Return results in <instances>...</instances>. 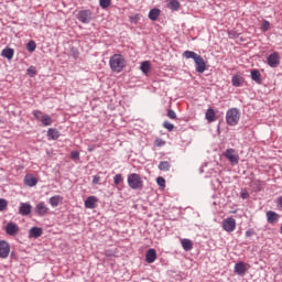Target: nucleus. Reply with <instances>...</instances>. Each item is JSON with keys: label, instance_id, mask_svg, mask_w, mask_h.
Masks as SVG:
<instances>
[{"label": "nucleus", "instance_id": "obj_16", "mask_svg": "<svg viewBox=\"0 0 282 282\" xmlns=\"http://www.w3.org/2000/svg\"><path fill=\"white\" fill-rule=\"evenodd\" d=\"M43 235V229L41 227H32L29 231V237L33 239H39Z\"/></svg>", "mask_w": 282, "mask_h": 282}, {"label": "nucleus", "instance_id": "obj_7", "mask_svg": "<svg viewBox=\"0 0 282 282\" xmlns=\"http://www.w3.org/2000/svg\"><path fill=\"white\" fill-rule=\"evenodd\" d=\"M35 213L39 215V217H45L46 215H50V207L44 202H40L35 206Z\"/></svg>", "mask_w": 282, "mask_h": 282}, {"label": "nucleus", "instance_id": "obj_27", "mask_svg": "<svg viewBox=\"0 0 282 282\" xmlns=\"http://www.w3.org/2000/svg\"><path fill=\"white\" fill-rule=\"evenodd\" d=\"M159 171H171V163L169 161H161L159 163Z\"/></svg>", "mask_w": 282, "mask_h": 282}, {"label": "nucleus", "instance_id": "obj_34", "mask_svg": "<svg viewBox=\"0 0 282 282\" xmlns=\"http://www.w3.org/2000/svg\"><path fill=\"white\" fill-rule=\"evenodd\" d=\"M26 50L31 53L34 52L36 50V42H34V40L29 41L26 44Z\"/></svg>", "mask_w": 282, "mask_h": 282}, {"label": "nucleus", "instance_id": "obj_8", "mask_svg": "<svg viewBox=\"0 0 282 282\" xmlns=\"http://www.w3.org/2000/svg\"><path fill=\"white\" fill-rule=\"evenodd\" d=\"M10 257V243L6 240H0V259Z\"/></svg>", "mask_w": 282, "mask_h": 282}, {"label": "nucleus", "instance_id": "obj_42", "mask_svg": "<svg viewBox=\"0 0 282 282\" xmlns=\"http://www.w3.org/2000/svg\"><path fill=\"white\" fill-rule=\"evenodd\" d=\"M140 21V14H134L130 17V23H138Z\"/></svg>", "mask_w": 282, "mask_h": 282}, {"label": "nucleus", "instance_id": "obj_23", "mask_svg": "<svg viewBox=\"0 0 282 282\" xmlns=\"http://www.w3.org/2000/svg\"><path fill=\"white\" fill-rule=\"evenodd\" d=\"M41 122L43 124V127H52V117H50V115H43L41 118Z\"/></svg>", "mask_w": 282, "mask_h": 282}, {"label": "nucleus", "instance_id": "obj_26", "mask_svg": "<svg viewBox=\"0 0 282 282\" xmlns=\"http://www.w3.org/2000/svg\"><path fill=\"white\" fill-rule=\"evenodd\" d=\"M140 69L143 74H147L148 72H151V62L144 61L140 65Z\"/></svg>", "mask_w": 282, "mask_h": 282}, {"label": "nucleus", "instance_id": "obj_19", "mask_svg": "<svg viewBox=\"0 0 282 282\" xmlns=\"http://www.w3.org/2000/svg\"><path fill=\"white\" fill-rule=\"evenodd\" d=\"M1 56H3V58H8V61H12V58H14V48L7 47L2 50Z\"/></svg>", "mask_w": 282, "mask_h": 282}, {"label": "nucleus", "instance_id": "obj_6", "mask_svg": "<svg viewBox=\"0 0 282 282\" xmlns=\"http://www.w3.org/2000/svg\"><path fill=\"white\" fill-rule=\"evenodd\" d=\"M267 63L269 67H279V65H281V56L279 55L278 52H274L268 56Z\"/></svg>", "mask_w": 282, "mask_h": 282}, {"label": "nucleus", "instance_id": "obj_47", "mask_svg": "<svg viewBox=\"0 0 282 282\" xmlns=\"http://www.w3.org/2000/svg\"><path fill=\"white\" fill-rule=\"evenodd\" d=\"M246 237H252V231L250 230L246 231Z\"/></svg>", "mask_w": 282, "mask_h": 282}, {"label": "nucleus", "instance_id": "obj_24", "mask_svg": "<svg viewBox=\"0 0 282 282\" xmlns=\"http://www.w3.org/2000/svg\"><path fill=\"white\" fill-rule=\"evenodd\" d=\"M205 118L208 122H215V110L213 108L207 109Z\"/></svg>", "mask_w": 282, "mask_h": 282}, {"label": "nucleus", "instance_id": "obj_13", "mask_svg": "<svg viewBox=\"0 0 282 282\" xmlns=\"http://www.w3.org/2000/svg\"><path fill=\"white\" fill-rule=\"evenodd\" d=\"M6 232L7 235H9L10 237H15V235H19V225L14 224V223H9L6 226Z\"/></svg>", "mask_w": 282, "mask_h": 282}, {"label": "nucleus", "instance_id": "obj_44", "mask_svg": "<svg viewBox=\"0 0 282 282\" xmlns=\"http://www.w3.org/2000/svg\"><path fill=\"white\" fill-rule=\"evenodd\" d=\"M155 147H164V144H166V141L162 140V139H156L154 141Z\"/></svg>", "mask_w": 282, "mask_h": 282}, {"label": "nucleus", "instance_id": "obj_31", "mask_svg": "<svg viewBox=\"0 0 282 282\" xmlns=\"http://www.w3.org/2000/svg\"><path fill=\"white\" fill-rule=\"evenodd\" d=\"M167 8H170V10H180V1L171 0Z\"/></svg>", "mask_w": 282, "mask_h": 282}, {"label": "nucleus", "instance_id": "obj_9", "mask_svg": "<svg viewBox=\"0 0 282 282\" xmlns=\"http://www.w3.org/2000/svg\"><path fill=\"white\" fill-rule=\"evenodd\" d=\"M225 158L229 160L230 164H239V155L236 154L235 149H227L225 152Z\"/></svg>", "mask_w": 282, "mask_h": 282}, {"label": "nucleus", "instance_id": "obj_29", "mask_svg": "<svg viewBox=\"0 0 282 282\" xmlns=\"http://www.w3.org/2000/svg\"><path fill=\"white\" fill-rule=\"evenodd\" d=\"M183 56L184 58H193V61H195L199 55L193 51H185Z\"/></svg>", "mask_w": 282, "mask_h": 282}, {"label": "nucleus", "instance_id": "obj_21", "mask_svg": "<svg viewBox=\"0 0 282 282\" xmlns=\"http://www.w3.org/2000/svg\"><path fill=\"white\" fill-rule=\"evenodd\" d=\"M251 79L254 80L258 85H261L262 79H261V72L259 69H252L251 70Z\"/></svg>", "mask_w": 282, "mask_h": 282}, {"label": "nucleus", "instance_id": "obj_38", "mask_svg": "<svg viewBox=\"0 0 282 282\" xmlns=\"http://www.w3.org/2000/svg\"><path fill=\"white\" fill-rule=\"evenodd\" d=\"M262 32H268L270 30V22L268 20H264L261 25Z\"/></svg>", "mask_w": 282, "mask_h": 282}, {"label": "nucleus", "instance_id": "obj_20", "mask_svg": "<svg viewBox=\"0 0 282 282\" xmlns=\"http://www.w3.org/2000/svg\"><path fill=\"white\" fill-rule=\"evenodd\" d=\"M181 243L185 252H191V250H193V241H191V239L184 238L183 240H181Z\"/></svg>", "mask_w": 282, "mask_h": 282}, {"label": "nucleus", "instance_id": "obj_14", "mask_svg": "<svg viewBox=\"0 0 282 282\" xmlns=\"http://www.w3.org/2000/svg\"><path fill=\"white\" fill-rule=\"evenodd\" d=\"M280 218H281V216L278 213L272 212V210L267 212L268 224H271L272 226H274V224H276Z\"/></svg>", "mask_w": 282, "mask_h": 282}, {"label": "nucleus", "instance_id": "obj_5", "mask_svg": "<svg viewBox=\"0 0 282 282\" xmlns=\"http://www.w3.org/2000/svg\"><path fill=\"white\" fill-rule=\"evenodd\" d=\"M223 228L226 230V232H235L237 228V220H235L232 217L223 220Z\"/></svg>", "mask_w": 282, "mask_h": 282}, {"label": "nucleus", "instance_id": "obj_10", "mask_svg": "<svg viewBox=\"0 0 282 282\" xmlns=\"http://www.w3.org/2000/svg\"><path fill=\"white\" fill-rule=\"evenodd\" d=\"M18 213L22 217H28V215L32 214V205L30 203H20Z\"/></svg>", "mask_w": 282, "mask_h": 282}, {"label": "nucleus", "instance_id": "obj_35", "mask_svg": "<svg viewBox=\"0 0 282 282\" xmlns=\"http://www.w3.org/2000/svg\"><path fill=\"white\" fill-rule=\"evenodd\" d=\"M163 128L167 129L171 132V131H173V129H175V126L173 123H171L170 121H164Z\"/></svg>", "mask_w": 282, "mask_h": 282}, {"label": "nucleus", "instance_id": "obj_12", "mask_svg": "<svg viewBox=\"0 0 282 282\" xmlns=\"http://www.w3.org/2000/svg\"><path fill=\"white\" fill-rule=\"evenodd\" d=\"M194 63L196 65V72L198 74H204V72H206V62L204 61V57H202V55H198L194 59Z\"/></svg>", "mask_w": 282, "mask_h": 282}, {"label": "nucleus", "instance_id": "obj_25", "mask_svg": "<svg viewBox=\"0 0 282 282\" xmlns=\"http://www.w3.org/2000/svg\"><path fill=\"white\" fill-rule=\"evenodd\" d=\"M148 17H149L150 21H158V17H160V9L150 10Z\"/></svg>", "mask_w": 282, "mask_h": 282}, {"label": "nucleus", "instance_id": "obj_3", "mask_svg": "<svg viewBox=\"0 0 282 282\" xmlns=\"http://www.w3.org/2000/svg\"><path fill=\"white\" fill-rule=\"evenodd\" d=\"M128 185L133 191H138L139 188H142L144 186L142 177L140 176V174L137 173L128 175Z\"/></svg>", "mask_w": 282, "mask_h": 282}, {"label": "nucleus", "instance_id": "obj_22", "mask_svg": "<svg viewBox=\"0 0 282 282\" xmlns=\"http://www.w3.org/2000/svg\"><path fill=\"white\" fill-rule=\"evenodd\" d=\"M24 183L26 186H36V184H39V180H36V177L34 176H30V175H26L24 177Z\"/></svg>", "mask_w": 282, "mask_h": 282}, {"label": "nucleus", "instance_id": "obj_15", "mask_svg": "<svg viewBox=\"0 0 282 282\" xmlns=\"http://www.w3.org/2000/svg\"><path fill=\"white\" fill-rule=\"evenodd\" d=\"M155 259H158V251L155 249H149L145 253L147 263H155Z\"/></svg>", "mask_w": 282, "mask_h": 282}, {"label": "nucleus", "instance_id": "obj_33", "mask_svg": "<svg viewBox=\"0 0 282 282\" xmlns=\"http://www.w3.org/2000/svg\"><path fill=\"white\" fill-rule=\"evenodd\" d=\"M99 6L102 10L111 7V0H99Z\"/></svg>", "mask_w": 282, "mask_h": 282}, {"label": "nucleus", "instance_id": "obj_41", "mask_svg": "<svg viewBox=\"0 0 282 282\" xmlns=\"http://www.w3.org/2000/svg\"><path fill=\"white\" fill-rule=\"evenodd\" d=\"M113 182H115L116 186H118V184H120V182H122V174L115 175Z\"/></svg>", "mask_w": 282, "mask_h": 282}, {"label": "nucleus", "instance_id": "obj_11", "mask_svg": "<svg viewBox=\"0 0 282 282\" xmlns=\"http://www.w3.org/2000/svg\"><path fill=\"white\" fill-rule=\"evenodd\" d=\"M235 274H238V276H245L246 272H248V264L245 262H237L234 267Z\"/></svg>", "mask_w": 282, "mask_h": 282}, {"label": "nucleus", "instance_id": "obj_28", "mask_svg": "<svg viewBox=\"0 0 282 282\" xmlns=\"http://www.w3.org/2000/svg\"><path fill=\"white\" fill-rule=\"evenodd\" d=\"M48 202H50L51 206H53V208H56V206H58V204H61V196H58V195L52 196Z\"/></svg>", "mask_w": 282, "mask_h": 282}, {"label": "nucleus", "instance_id": "obj_18", "mask_svg": "<svg viewBox=\"0 0 282 282\" xmlns=\"http://www.w3.org/2000/svg\"><path fill=\"white\" fill-rule=\"evenodd\" d=\"M47 138L48 140H58L61 138V132L56 128H50L47 130Z\"/></svg>", "mask_w": 282, "mask_h": 282}, {"label": "nucleus", "instance_id": "obj_17", "mask_svg": "<svg viewBox=\"0 0 282 282\" xmlns=\"http://www.w3.org/2000/svg\"><path fill=\"white\" fill-rule=\"evenodd\" d=\"M98 202V198L96 196H89L85 200V208L94 209L96 208V203Z\"/></svg>", "mask_w": 282, "mask_h": 282}, {"label": "nucleus", "instance_id": "obj_30", "mask_svg": "<svg viewBox=\"0 0 282 282\" xmlns=\"http://www.w3.org/2000/svg\"><path fill=\"white\" fill-rule=\"evenodd\" d=\"M241 80H242V78L239 75H235L231 78V84L234 87H241Z\"/></svg>", "mask_w": 282, "mask_h": 282}, {"label": "nucleus", "instance_id": "obj_4", "mask_svg": "<svg viewBox=\"0 0 282 282\" xmlns=\"http://www.w3.org/2000/svg\"><path fill=\"white\" fill-rule=\"evenodd\" d=\"M76 19H77V21H79L80 23H84V24L91 23V21L94 19V12H91V10H89V9L80 10L76 14Z\"/></svg>", "mask_w": 282, "mask_h": 282}, {"label": "nucleus", "instance_id": "obj_48", "mask_svg": "<svg viewBox=\"0 0 282 282\" xmlns=\"http://www.w3.org/2000/svg\"><path fill=\"white\" fill-rule=\"evenodd\" d=\"M73 56L76 58L78 56V51H73Z\"/></svg>", "mask_w": 282, "mask_h": 282}, {"label": "nucleus", "instance_id": "obj_32", "mask_svg": "<svg viewBox=\"0 0 282 282\" xmlns=\"http://www.w3.org/2000/svg\"><path fill=\"white\" fill-rule=\"evenodd\" d=\"M26 74H28V76H30V78H34V76H36V74H37L36 66H30L26 69Z\"/></svg>", "mask_w": 282, "mask_h": 282}, {"label": "nucleus", "instance_id": "obj_37", "mask_svg": "<svg viewBox=\"0 0 282 282\" xmlns=\"http://www.w3.org/2000/svg\"><path fill=\"white\" fill-rule=\"evenodd\" d=\"M156 184H158L159 186H161L162 188H164V186H166V180H164V177H162V176H159V177L156 178Z\"/></svg>", "mask_w": 282, "mask_h": 282}, {"label": "nucleus", "instance_id": "obj_43", "mask_svg": "<svg viewBox=\"0 0 282 282\" xmlns=\"http://www.w3.org/2000/svg\"><path fill=\"white\" fill-rule=\"evenodd\" d=\"M33 116L35 120H41V116H43V112L41 110H33Z\"/></svg>", "mask_w": 282, "mask_h": 282}, {"label": "nucleus", "instance_id": "obj_1", "mask_svg": "<svg viewBox=\"0 0 282 282\" xmlns=\"http://www.w3.org/2000/svg\"><path fill=\"white\" fill-rule=\"evenodd\" d=\"M109 66L112 72L120 74L127 66V61L121 54H115L110 57Z\"/></svg>", "mask_w": 282, "mask_h": 282}, {"label": "nucleus", "instance_id": "obj_40", "mask_svg": "<svg viewBox=\"0 0 282 282\" xmlns=\"http://www.w3.org/2000/svg\"><path fill=\"white\" fill-rule=\"evenodd\" d=\"M167 118H170V120H175V118H177V113H175L173 111V109H169L167 110Z\"/></svg>", "mask_w": 282, "mask_h": 282}, {"label": "nucleus", "instance_id": "obj_46", "mask_svg": "<svg viewBox=\"0 0 282 282\" xmlns=\"http://www.w3.org/2000/svg\"><path fill=\"white\" fill-rule=\"evenodd\" d=\"M93 184H100V176L94 175L93 176Z\"/></svg>", "mask_w": 282, "mask_h": 282}, {"label": "nucleus", "instance_id": "obj_2", "mask_svg": "<svg viewBox=\"0 0 282 282\" xmlns=\"http://www.w3.org/2000/svg\"><path fill=\"white\" fill-rule=\"evenodd\" d=\"M241 119V111L238 108H230L226 113V122L229 127H237Z\"/></svg>", "mask_w": 282, "mask_h": 282}, {"label": "nucleus", "instance_id": "obj_45", "mask_svg": "<svg viewBox=\"0 0 282 282\" xmlns=\"http://www.w3.org/2000/svg\"><path fill=\"white\" fill-rule=\"evenodd\" d=\"M240 197H241V199H248L250 197V194H248V192H246V191H242L240 193Z\"/></svg>", "mask_w": 282, "mask_h": 282}, {"label": "nucleus", "instance_id": "obj_39", "mask_svg": "<svg viewBox=\"0 0 282 282\" xmlns=\"http://www.w3.org/2000/svg\"><path fill=\"white\" fill-rule=\"evenodd\" d=\"M70 160H80V153L78 151L70 152Z\"/></svg>", "mask_w": 282, "mask_h": 282}, {"label": "nucleus", "instance_id": "obj_36", "mask_svg": "<svg viewBox=\"0 0 282 282\" xmlns=\"http://www.w3.org/2000/svg\"><path fill=\"white\" fill-rule=\"evenodd\" d=\"M6 208H8V200H6V198H0V213L6 210Z\"/></svg>", "mask_w": 282, "mask_h": 282}]
</instances>
